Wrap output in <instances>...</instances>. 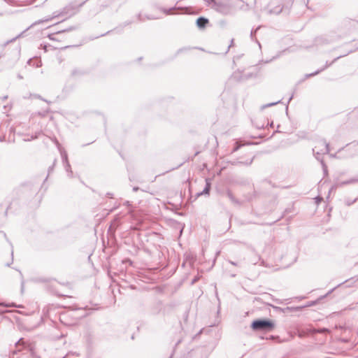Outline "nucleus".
<instances>
[{"instance_id":"nucleus-1","label":"nucleus","mask_w":358,"mask_h":358,"mask_svg":"<svg viewBox=\"0 0 358 358\" xmlns=\"http://www.w3.org/2000/svg\"><path fill=\"white\" fill-rule=\"evenodd\" d=\"M254 330H271L274 328V324L271 320H255L252 323Z\"/></svg>"},{"instance_id":"nucleus-2","label":"nucleus","mask_w":358,"mask_h":358,"mask_svg":"<svg viewBox=\"0 0 358 358\" xmlns=\"http://www.w3.org/2000/svg\"><path fill=\"white\" fill-rule=\"evenodd\" d=\"M208 22H209V21L208 19L203 17H200L196 20V25L199 28L203 29L208 24Z\"/></svg>"},{"instance_id":"nucleus-3","label":"nucleus","mask_w":358,"mask_h":358,"mask_svg":"<svg viewBox=\"0 0 358 358\" xmlns=\"http://www.w3.org/2000/svg\"><path fill=\"white\" fill-rule=\"evenodd\" d=\"M318 333H324V332H329V330L327 329H322L316 331Z\"/></svg>"}]
</instances>
